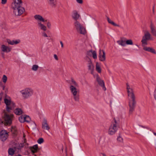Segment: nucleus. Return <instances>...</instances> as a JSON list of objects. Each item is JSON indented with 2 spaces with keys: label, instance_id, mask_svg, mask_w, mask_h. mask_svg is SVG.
Here are the masks:
<instances>
[{
  "label": "nucleus",
  "instance_id": "nucleus-28",
  "mask_svg": "<svg viewBox=\"0 0 156 156\" xmlns=\"http://www.w3.org/2000/svg\"><path fill=\"white\" fill-rule=\"evenodd\" d=\"M70 86H73L75 87H78V85L77 83L73 79H72L70 83Z\"/></svg>",
  "mask_w": 156,
  "mask_h": 156
},
{
  "label": "nucleus",
  "instance_id": "nucleus-44",
  "mask_svg": "<svg viewBox=\"0 0 156 156\" xmlns=\"http://www.w3.org/2000/svg\"><path fill=\"white\" fill-rule=\"evenodd\" d=\"M42 35H43V36L44 37H48V35H47V34L44 32H43V33H42Z\"/></svg>",
  "mask_w": 156,
  "mask_h": 156
},
{
  "label": "nucleus",
  "instance_id": "nucleus-7",
  "mask_svg": "<svg viewBox=\"0 0 156 156\" xmlns=\"http://www.w3.org/2000/svg\"><path fill=\"white\" fill-rule=\"evenodd\" d=\"M126 85L128 95L131 99L129 100H136V97L132 87L129 86L127 83Z\"/></svg>",
  "mask_w": 156,
  "mask_h": 156
},
{
  "label": "nucleus",
  "instance_id": "nucleus-51",
  "mask_svg": "<svg viewBox=\"0 0 156 156\" xmlns=\"http://www.w3.org/2000/svg\"><path fill=\"white\" fill-rule=\"evenodd\" d=\"M22 156L21 155H20V154H18L17 155H16V156Z\"/></svg>",
  "mask_w": 156,
  "mask_h": 156
},
{
  "label": "nucleus",
  "instance_id": "nucleus-47",
  "mask_svg": "<svg viewBox=\"0 0 156 156\" xmlns=\"http://www.w3.org/2000/svg\"><path fill=\"white\" fill-rule=\"evenodd\" d=\"M60 43L61 45V47L63 48V44L62 41H60Z\"/></svg>",
  "mask_w": 156,
  "mask_h": 156
},
{
  "label": "nucleus",
  "instance_id": "nucleus-45",
  "mask_svg": "<svg viewBox=\"0 0 156 156\" xmlns=\"http://www.w3.org/2000/svg\"><path fill=\"white\" fill-rule=\"evenodd\" d=\"M54 58L56 60H58V57L56 55L54 54Z\"/></svg>",
  "mask_w": 156,
  "mask_h": 156
},
{
  "label": "nucleus",
  "instance_id": "nucleus-50",
  "mask_svg": "<svg viewBox=\"0 0 156 156\" xmlns=\"http://www.w3.org/2000/svg\"><path fill=\"white\" fill-rule=\"evenodd\" d=\"M65 151L66 153H67V147H66V149H65Z\"/></svg>",
  "mask_w": 156,
  "mask_h": 156
},
{
  "label": "nucleus",
  "instance_id": "nucleus-37",
  "mask_svg": "<svg viewBox=\"0 0 156 156\" xmlns=\"http://www.w3.org/2000/svg\"><path fill=\"white\" fill-rule=\"evenodd\" d=\"M108 22L114 26H117L118 25L115 23L112 20H107Z\"/></svg>",
  "mask_w": 156,
  "mask_h": 156
},
{
  "label": "nucleus",
  "instance_id": "nucleus-52",
  "mask_svg": "<svg viewBox=\"0 0 156 156\" xmlns=\"http://www.w3.org/2000/svg\"><path fill=\"white\" fill-rule=\"evenodd\" d=\"M153 134H154V135H155V136H156V133L154 132V133H153Z\"/></svg>",
  "mask_w": 156,
  "mask_h": 156
},
{
  "label": "nucleus",
  "instance_id": "nucleus-30",
  "mask_svg": "<svg viewBox=\"0 0 156 156\" xmlns=\"http://www.w3.org/2000/svg\"><path fill=\"white\" fill-rule=\"evenodd\" d=\"M151 36V35L148 32H147L145 33V35L143 37L146 39L149 40L150 39Z\"/></svg>",
  "mask_w": 156,
  "mask_h": 156
},
{
  "label": "nucleus",
  "instance_id": "nucleus-17",
  "mask_svg": "<svg viewBox=\"0 0 156 156\" xmlns=\"http://www.w3.org/2000/svg\"><path fill=\"white\" fill-rule=\"evenodd\" d=\"M42 128L47 130H48L50 129V127L48 125L47 120L44 119L42 123Z\"/></svg>",
  "mask_w": 156,
  "mask_h": 156
},
{
  "label": "nucleus",
  "instance_id": "nucleus-39",
  "mask_svg": "<svg viewBox=\"0 0 156 156\" xmlns=\"http://www.w3.org/2000/svg\"><path fill=\"white\" fill-rule=\"evenodd\" d=\"M44 141V139L43 138H41L37 140V143L39 144H41Z\"/></svg>",
  "mask_w": 156,
  "mask_h": 156
},
{
  "label": "nucleus",
  "instance_id": "nucleus-2",
  "mask_svg": "<svg viewBox=\"0 0 156 156\" xmlns=\"http://www.w3.org/2000/svg\"><path fill=\"white\" fill-rule=\"evenodd\" d=\"M118 127L119 122L114 119L109 127L108 134L111 135L114 134L117 131Z\"/></svg>",
  "mask_w": 156,
  "mask_h": 156
},
{
  "label": "nucleus",
  "instance_id": "nucleus-36",
  "mask_svg": "<svg viewBox=\"0 0 156 156\" xmlns=\"http://www.w3.org/2000/svg\"><path fill=\"white\" fill-rule=\"evenodd\" d=\"M147 40L145 38L143 37L141 41V42H142V44H144V45H147Z\"/></svg>",
  "mask_w": 156,
  "mask_h": 156
},
{
  "label": "nucleus",
  "instance_id": "nucleus-18",
  "mask_svg": "<svg viewBox=\"0 0 156 156\" xmlns=\"http://www.w3.org/2000/svg\"><path fill=\"white\" fill-rule=\"evenodd\" d=\"M1 48L2 51L6 53H8L10 52L12 49L11 48L4 44L2 45Z\"/></svg>",
  "mask_w": 156,
  "mask_h": 156
},
{
  "label": "nucleus",
  "instance_id": "nucleus-24",
  "mask_svg": "<svg viewBox=\"0 0 156 156\" xmlns=\"http://www.w3.org/2000/svg\"><path fill=\"white\" fill-rule=\"evenodd\" d=\"M16 148L17 147H14V148H10L8 151L9 154L11 156L13 155L15 152V150H16Z\"/></svg>",
  "mask_w": 156,
  "mask_h": 156
},
{
  "label": "nucleus",
  "instance_id": "nucleus-4",
  "mask_svg": "<svg viewBox=\"0 0 156 156\" xmlns=\"http://www.w3.org/2000/svg\"><path fill=\"white\" fill-rule=\"evenodd\" d=\"M69 89L72 96L75 101H79L80 95L79 90L73 86H70Z\"/></svg>",
  "mask_w": 156,
  "mask_h": 156
},
{
  "label": "nucleus",
  "instance_id": "nucleus-56",
  "mask_svg": "<svg viewBox=\"0 0 156 156\" xmlns=\"http://www.w3.org/2000/svg\"><path fill=\"white\" fill-rule=\"evenodd\" d=\"M36 156V155H35V156Z\"/></svg>",
  "mask_w": 156,
  "mask_h": 156
},
{
  "label": "nucleus",
  "instance_id": "nucleus-48",
  "mask_svg": "<svg viewBox=\"0 0 156 156\" xmlns=\"http://www.w3.org/2000/svg\"><path fill=\"white\" fill-rule=\"evenodd\" d=\"M153 13L154 12V6L153 7Z\"/></svg>",
  "mask_w": 156,
  "mask_h": 156
},
{
  "label": "nucleus",
  "instance_id": "nucleus-46",
  "mask_svg": "<svg viewBox=\"0 0 156 156\" xmlns=\"http://www.w3.org/2000/svg\"><path fill=\"white\" fill-rule=\"evenodd\" d=\"M51 23H49V22H48L47 23V27L49 28H50V27H51Z\"/></svg>",
  "mask_w": 156,
  "mask_h": 156
},
{
  "label": "nucleus",
  "instance_id": "nucleus-35",
  "mask_svg": "<svg viewBox=\"0 0 156 156\" xmlns=\"http://www.w3.org/2000/svg\"><path fill=\"white\" fill-rule=\"evenodd\" d=\"M25 122H29L30 121V119L29 116L25 115Z\"/></svg>",
  "mask_w": 156,
  "mask_h": 156
},
{
  "label": "nucleus",
  "instance_id": "nucleus-42",
  "mask_svg": "<svg viewBox=\"0 0 156 156\" xmlns=\"http://www.w3.org/2000/svg\"><path fill=\"white\" fill-rule=\"evenodd\" d=\"M76 2L79 4H82L83 3V0H76Z\"/></svg>",
  "mask_w": 156,
  "mask_h": 156
},
{
  "label": "nucleus",
  "instance_id": "nucleus-8",
  "mask_svg": "<svg viewBox=\"0 0 156 156\" xmlns=\"http://www.w3.org/2000/svg\"><path fill=\"white\" fill-rule=\"evenodd\" d=\"M136 100H129V114L131 115L134 110L135 108L136 105Z\"/></svg>",
  "mask_w": 156,
  "mask_h": 156
},
{
  "label": "nucleus",
  "instance_id": "nucleus-25",
  "mask_svg": "<svg viewBox=\"0 0 156 156\" xmlns=\"http://www.w3.org/2000/svg\"><path fill=\"white\" fill-rule=\"evenodd\" d=\"M7 42L9 44L13 45L14 44H18L19 42L20 41H11L9 39H7Z\"/></svg>",
  "mask_w": 156,
  "mask_h": 156
},
{
  "label": "nucleus",
  "instance_id": "nucleus-6",
  "mask_svg": "<svg viewBox=\"0 0 156 156\" xmlns=\"http://www.w3.org/2000/svg\"><path fill=\"white\" fill-rule=\"evenodd\" d=\"M74 26L78 32L83 34L86 33L85 28L77 20H76L74 22Z\"/></svg>",
  "mask_w": 156,
  "mask_h": 156
},
{
  "label": "nucleus",
  "instance_id": "nucleus-33",
  "mask_svg": "<svg viewBox=\"0 0 156 156\" xmlns=\"http://www.w3.org/2000/svg\"><path fill=\"white\" fill-rule=\"evenodd\" d=\"M25 115H21L19 117V119L21 122H25Z\"/></svg>",
  "mask_w": 156,
  "mask_h": 156
},
{
  "label": "nucleus",
  "instance_id": "nucleus-19",
  "mask_svg": "<svg viewBox=\"0 0 156 156\" xmlns=\"http://www.w3.org/2000/svg\"><path fill=\"white\" fill-rule=\"evenodd\" d=\"M49 5L52 7L55 8L56 6L57 2L56 0H47Z\"/></svg>",
  "mask_w": 156,
  "mask_h": 156
},
{
  "label": "nucleus",
  "instance_id": "nucleus-16",
  "mask_svg": "<svg viewBox=\"0 0 156 156\" xmlns=\"http://www.w3.org/2000/svg\"><path fill=\"white\" fill-rule=\"evenodd\" d=\"M87 55L90 57H92L94 59L97 58V55L96 51H95L90 50L87 52Z\"/></svg>",
  "mask_w": 156,
  "mask_h": 156
},
{
  "label": "nucleus",
  "instance_id": "nucleus-40",
  "mask_svg": "<svg viewBox=\"0 0 156 156\" xmlns=\"http://www.w3.org/2000/svg\"><path fill=\"white\" fill-rule=\"evenodd\" d=\"M118 141L122 143L123 142V139L121 136H119L117 138Z\"/></svg>",
  "mask_w": 156,
  "mask_h": 156
},
{
  "label": "nucleus",
  "instance_id": "nucleus-43",
  "mask_svg": "<svg viewBox=\"0 0 156 156\" xmlns=\"http://www.w3.org/2000/svg\"><path fill=\"white\" fill-rule=\"evenodd\" d=\"M7 2V0H2V3L3 4H5Z\"/></svg>",
  "mask_w": 156,
  "mask_h": 156
},
{
  "label": "nucleus",
  "instance_id": "nucleus-49",
  "mask_svg": "<svg viewBox=\"0 0 156 156\" xmlns=\"http://www.w3.org/2000/svg\"><path fill=\"white\" fill-rule=\"evenodd\" d=\"M101 154L103 156H106V155L104 153H101Z\"/></svg>",
  "mask_w": 156,
  "mask_h": 156
},
{
  "label": "nucleus",
  "instance_id": "nucleus-22",
  "mask_svg": "<svg viewBox=\"0 0 156 156\" xmlns=\"http://www.w3.org/2000/svg\"><path fill=\"white\" fill-rule=\"evenodd\" d=\"M14 113L17 115H20L23 113L22 109L20 108H17L14 110Z\"/></svg>",
  "mask_w": 156,
  "mask_h": 156
},
{
  "label": "nucleus",
  "instance_id": "nucleus-31",
  "mask_svg": "<svg viewBox=\"0 0 156 156\" xmlns=\"http://www.w3.org/2000/svg\"><path fill=\"white\" fill-rule=\"evenodd\" d=\"M34 18L36 20H44V19L41 15L39 14L35 15Z\"/></svg>",
  "mask_w": 156,
  "mask_h": 156
},
{
  "label": "nucleus",
  "instance_id": "nucleus-9",
  "mask_svg": "<svg viewBox=\"0 0 156 156\" xmlns=\"http://www.w3.org/2000/svg\"><path fill=\"white\" fill-rule=\"evenodd\" d=\"M13 115H8L6 113L4 114V122L5 124H10L12 123V119L13 117Z\"/></svg>",
  "mask_w": 156,
  "mask_h": 156
},
{
  "label": "nucleus",
  "instance_id": "nucleus-29",
  "mask_svg": "<svg viewBox=\"0 0 156 156\" xmlns=\"http://www.w3.org/2000/svg\"><path fill=\"white\" fill-rule=\"evenodd\" d=\"M96 70L98 73H100L101 72V66L97 62L96 63Z\"/></svg>",
  "mask_w": 156,
  "mask_h": 156
},
{
  "label": "nucleus",
  "instance_id": "nucleus-12",
  "mask_svg": "<svg viewBox=\"0 0 156 156\" xmlns=\"http://www.w3.org/2000/svg\"><path fill=\"white\" fill-rule=\"evenodd\" d=\"M98 57L99 60L102 62H104L105 60V53L103 50L100 49L99 52Z\"/></svg>",
  "mask_w": 156,
  "mask_h": 156
},
{
  "label": "nucleus",
  "instance_id": "nucleus-5",
  "mask_svg": "<svg viewBox=\"0 0 156 156\" xmlns=\"http://www.w3.org/2000/svg\"><path fill=\"white\" fill-rule=\"evenodd\" d=\"M20 92L23 98L27 99L32 95L34 90L31 88H26L20 91Z\"/></svg>",
  "mask_w": 156,
  "mask_h": 156
},
{
  "label": "nucleus",
  "instance_id": "nucleus-21",
  "mask_svg": "<svg viewBox=\"0 0 156 156\" xmlns=\"http://www.w3.org/2000/svg\"><path fill=\"white\" fill-rule=\"evenodd\" d=\"M143 49L146 51L151 52L154 54H156V52L155 49L152 48L144 46Z\"/></svg>",
  "mask_w": 156,
  "mask_h": 156
},
{
  "label": "nucleus",
  "instance_id": "nucleus-14",
  "mask_svg": "<svg viewBox=\"0 0 156 156\" xmlns=\"http://www.w3.org/2000/svg\"><path fill=\"white\" fill-rule=\"evenodd\" d=\"M71 16L73 19L77 20L80 19L81 16L78 12L76 10L73 11Z\"/></svg>",
  "mask_w": 156,
  "mask_h": 156
},
{
  "label": "nucleus",
  "instance_id": "nucleus-34",
  "mask_svg": "<svg viewBox=\"0 0 156 156\" xmlns=\"http://www.w3.org/2000/svg\"><path fill=\"white\" fill-rule=\"evenodd\" d=\"M126 45H133V44L132 41L131 39L126 40Z\"/></svg>",
  "mask_w": 156,
  "mask_h": 156
},
{
  "label": "nucleus",
  "instance_id": "nucleus-15",
  "mask_svg": "<svg viewBox=\"0 0 156 156\" xmlns=\"http://www.w3.org/2000/svg\"><path fill=\"white\" fill-rule=\"evenodd\" d=\"M96 79L99 84L102 87L104 90H105L106 88L105 87V83L104 81L101 80L98 76H97Z\"/></svg>",
  "mask_w": 156,
  "mask_h": 156
},
{
  "label": "nucleus",
  "instance_id": "nucleus-13",
  "mask_svg": "<svg viewBox=\"0 0 156 156\" xmlns=\"http://www.w3.org/2000/svg\"><path fill=\"white\" fill-rule=\"evenodd\" d=\"M87 67L88 70H89L91 73L92 74L93 73L94 69V66L90 58H88L87 60Z\"/></svg>",
  "mask_w": 156,
  "mask_h": 156
},
{
  "label": "nucleus",
  "instance_id": "nucleus-3",
  "mask_svg": "<svg viewBox=\"0 0 156 156\" xmlns=\"http://www.w3.org/2000/svg\"><path fill=\"white\" fill-rule=\"evenodd\" d=\"M4 102L6 105V109L7 111L9 112L13 109L15 107V103L11 100L10 98L6 95L4 99Z\"/></svg>",
  "mask_w": 156,
  "mask_h": 156
},
{
  "label": "nucleus",
  "instance_id": "nucleus-10",
  "mask_svg": "<svg viewBox=\"0 0 156 156\" xmlns=\"http://www.w3.org/2000/svg\"><path fill=\"white\" fill-rule=\"evenodd\" d=\"M46 20H37V23L39 27L44 31L46 30V27L44 25V22Z\"/></svg>",
  "mask_w": 156,
  "mask_h": 156
},
{
  "label": "nucleus",
  "instance_id": "nucleus-41",
  "mask_svg": "<svg viewBox=\"0 0 156 156\" xmlns=\"http://www.w3.org/2000/svg\"><path fill=\"white\" fill-rule=\"evenodd\" d=\"M153 96L155 100L156 101V86L154 89L153 93Z\"/></svg>",
  "mask_w": 156,
  "mask_h": 156
},
{
  "label": "nucleus",
  "instance_id": "nucleus-38",
  "mask_svg": "<svg viewBox=\"0 0 156 156\" xmlns=\"http://www.w3.org/2000/svg\"><path fill=\"white\" fill-rule=\"evenodd\" d=\"M7 78L5 75H3L2 77V81L4 83H5L7 81Z\"/></svg>",
  "mask_w": 156,
  "mask_h": 156
},
{
  "label": "nucleus",
  "instance_id": "nucleus-11",
  "mask_svg": "<svg viewBox=\"0 0 156 156\" xmlns=\"http://www.w3.org/2000/svg\"><path fill=\"white\" fill-rule=\"evenodd\" d=\"M8 135L7 132L5 130H2L0 132V139L2 141H5L7 139Z\"/></svg>",
  "mask_w": 156,
  "mask_h": 156
},
{
  "label": "nucleus",
  "instance_id": "nucleus-53",
  "mask_svg": "<svg viewBox=\"0 0 156 156\" xmlns=\"http://www.w3.org/2000/svg\"><path fill=\"white\" fill-rule=\"evenodd\" d=\"M63 147H62V151H63Z\"/></svg>",
  "mask_w": 156,
  "mask_h": 156
},
{
  "label": "nucleus",
  "instance_id": "nucleus-27",
  "mask_svg": "<svg viewBox=\"0 0 156 156\" xmlns=\"http://www.w3.org/2000/svg\"><path fill=\"white\" fill-rule=\"evenodd\" d=\"M28 146V144L26 143L25 141L23 143H20L19 144V147H17L18 149H20L21 148L24 147L25 148H27Z\"/></svg>",
  "mask_w": 156,
  "mask_h": 156
},
{
  "label": "nucleus",
  "instance_id": "nucleus-1",
  "mask_svg": "<svg viewBox=\"0 0 156 156\" xmlns=\"http://www.w3.org/2000/svg\"><path fill=\"white\" fill-rule=\"evenodd\" d=\"M21 0H15L12 4L13 12L16 16H20L25 11V9L22 6Z\"/></svg>",
  "mask_w": 156,
  "mask_h": 156
},
{
  "label": "nucleus",
  "instance_id": "nucleus-32",
  "mask_svg": "<svg viewBox=\"0 0 156 156\" xmlns=\"http://www.w3.org/2000/svg\"><path fill=\"white\" fill-rule=\"evenodd\" d=\"M39 68V67L38 65H34L32 66L31 69L34 71H36Z\"/></svg>",
  "mask_w": 156,
  "mask_h": 156
},
{
  "label": "nucleus",
  "instance_id": "nucleus-55",
  "mask_svg": "<svg viewBox=\"0 0 156 156\" xmlns=\"http://www.w3.org/2000/svg\"><path fill=\"white\" fill-rule=\"evenodd\" d=\"M141 126L142 127H143V128H144V127L143 126Z\"/></svg>",
  "mask_w": 156,
  "mask_h": 156
},
{
  "label": "nucleus",
  "instance_id": "nucleus-23",
  "mask_svg": "<svg viewBox=\"0 0 156 156\" xmlns=\"http://www.w3.org/2000/svg\"><path fill=\"white\" fill-rule=\"evenodd\" d=\"M38 145L37 144L34 145L32 147L30 148L31 152L33 153H34L37 152L38 150Z\"/></svg>",
  "mask_w": 156,
  "mask_h": 156
},
{
  "label": "nucleus",
  "instance_id": "nucleus-54",
  "mask_svg": "<svg viewBox=\"0 0 156 156\" xmlns=\"http://www.w3.org/2000/svg\"><path fill=\"white\" fill-rule=\"evenodd\" d=\"M107 18L108 19V20H109V18L108 17H107Z\"/></svg>",
  "mask_w": 156,
  "mask_h": 156
},
{
  "label": "nucleus",
  "instance_id": "nucleus-26",
  "mask_svg": "<svg viewBox=\"0 0 156 156\" xmlns=\"http://www.w3.org/2000/svg\"><path fill=\"white\" fill-rule=\"evenodd\" d=\"M150 28L151 33L154 36H156V30L154 29V25L152 23H151Z\"/></svg>",
  "mask_w": 156,
  "mask_h": 156
},
{
  "label": "nucleus",
  "instance_id": "nucleus-20",
  "mask_svg": "<svg viewBox=\"0 0 156 156\" xmlns=\"http://www.w3.org/2000/svg\"><path fill=\"white\" fill-rule=\"evenodd\" d=\"M126 38H121L120 39L117 41L118 44L122 46H126Z\"/></svg>",
  "mask_w": 156,
  "mask_h": 156
}]
</instances>
